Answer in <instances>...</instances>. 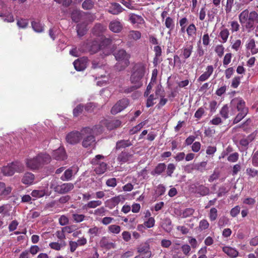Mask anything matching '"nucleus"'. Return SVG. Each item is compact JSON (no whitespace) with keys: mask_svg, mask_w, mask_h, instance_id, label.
<instances>
[{"mask_svg":"<svg viewBox=\"0 0 258 258\" xmlns=\"http://www.w3.org/2000/svg\"><path fill=\"white\" fill-rule=\"evenodd\" d=\"M81 15L80 11L74 10L71 14L72 20L75 22H78L81 19Z\"/></svg>","mask_w":258,"mask_h":258,"instance_id":"nucleus-51","label":"nucleus"},{"mask_svg":"<svg viewBox=\"0 0 258 258\" xmlns=\"http://www.w3.org/2000/svg\"><path fill=\"white\" fill-rule=\"evenodd\" d=\"M107 210L104 207H100L94 210L92 213L96 216L102 217L106 214Z\"/></svg>","mask_w":258,"mask_h":258,"instance_id":"nucleus-45","label":"nucleus"},{"mask_svg":"<svg viewBox=\"0 0 258 258\" xmlns=\"http://www.w3.org/2000/svg\"><path fill=\"white\" fill-rule=\"evenodd\" d=\"M128 20L132 24L137 25L138 26L145 23L144 19L141 16L136 15L134 13L130 14Z\"/></svg>","mask_w":258,"mask_h":258,"instance_id":"nucleus-15","label":"nucleus"},{"mask_svg":"<svg viewBox=\"0 0 258 258\" xmlns=\"http://www.w3.org/2000/svg\"><path fill=\"white\" fill-rule=\"evenodd\" d=\"M146 124V121H142L139 123L138 125L134 126L133 128L130 130V135H134L140 131L142 128Z\"/></svg>","mask_w":258,"mask_h":258,"instance_id":"nucleus-42","label":"nucleus"},{"mask_svg":"<svg viewBox=\"0 0 258 258\" xmlns=\"http://www.w3.org/2000/svg\"><path fill=\"white\" fill-rule=\"evenodd\" d=\"M231 104L235 106L239 112H242L245 109L246 112H248V108L245 107V102L241 98H235L231 101Z\"/></svg>","mask_w":258,"mask_h":258,"instance_id":"nucleus-10","label":"nucleus"},{"mask_svg":"<svg viewBox=\"0 0 258 258\" xmlns=\"http://www.w3.org/2000/svg\"><path fill=\"white\" fill-rule=\"evenodd\" d=\"M207 164V162L203 161L194 165L192 169L203 172L206 169Z\"/></svg>","mask_w":258,"mask_h":258,"instance_id":"nucleus-40","label":"nucleus"},{"mask_svg":"<svg viewBox=\"0 0 258 258\" xmlns=\"http://www.w3.org/2000/svg\"><path fill=\"white\" fill-rule=\"evenodd\" d=\"M239 158V154L237 152H235L232 153L229 155V156L227 158V160L229 162H236Z\"/></svg>","mask_w":258,"mask_h":258,"instance_id":"nucleus-62","label":"nucleus"},{"mask_svg":"<svg viewBox=\"0 0 258 258\" xmlns=\"http://www.w3.org/2000/svg\"><path fill=\"white\" fill-rule=\"evenodd\" d=\"M214 71L213 67L211 65L207 66L206 71L201 75L198 79V82H204L207 80L213 74Z\"/></svg>","mask_w":258,"mask_h":258,"instance_id":"nucleus-20","label":"nucleus"},{"mask_svg":"<svg viewBox=\"0 0 258 258\" xmlns=\"http://www.w3.org/2000/svg\"><path fill=\"white\" fill-rule=\"evenodd\" d=\"M120 201V198L119 196L114 197L106 201L108 204H110L111 206L115 207L116 205L118 204Z\"/></svg>","mask_w":258,"mask_h":258,"instance_id":"nucleus-57","label":"nucleus"},{"mask_svg":"<svg viewBox=\"0 0 258 258\" xmlns=\"http://www.w3.org/2000/svg\"><path fill=\"white\" fill-rule=\"evenodd\" d=\"M186 31L188 37H192L196 34L197 28L194 24H190L187 27Z\"/></svg>","mask_w":258,"mask_h":258,"instance_id":"nucleus-41","label":"nucleus"},{"mask_svg":"<svg viewBox=\"0 0 258 258\" xmlns=\"http://www.w3.org/2000/svg\"><path fill=\"white\" fill-rule=\"evenodd\" d=\"M12 164L13 165V167L14 170V173L15 172H22L24 170V166L22 163L16 161L14 162H12Z\"/></svg>","mask_w":258,"mask_h":258,"instance_id":"nucleus-39","label":"nucleus"},{"mask_svg":"<svg viewBox=\"0 0 258 258\" xmlns=\"http://www.w3.org/2000/svg\"><path fill=\"white\" fill-rule=\"evenodd\" d=\"M223 251L228 256L232 258L236 257L238 255V251L231 247L225 246L223 247Z\"/></svg>","mask_w":258,"mask_h":258,"instance_id":"nucleus-23","label":"nucleus"},{"mask_svg":"<svg viewBox=\"0 0 258 258\" xmlns=\"http://www.w3.org/2000/svg\"><path fill=\"white\" fill-rule=\"evenodd\" d=\"M107 164L105 162H101L98 166H96L94 168L95 172L97 174H101L104 173L107 169Z\"/></svg>","mask_w":258,"mask_h":258,"instance_id":"nucleus-33","label":"nucleus"},{"mask_svg":"<svg viewBox=\"0 0 258 258\" xmlns=\"http://www.w3.org/2000/svg\"><path fill=\"white\" fill-rule=\"evenodd\" d=\"M104 157L101 155H96L93 159H92L91 163L94 166H98L102 162L101 160L104 159Z\"/></svg>","mask_w":258,"mask_h":258,"instance_id":"nucleus-48","label":"nucleus"},{"mask_svg":"<svg viewBox=\"0 0 258 258\" xmlns=\"http://www.w3.org/2000/svg\"><path fill=\"white\" fill-rule=\"evenodd\" d=\"M83 45H85V48L81 47L80 50L82 52L88 51L91 53L97 52L100 48L99 42L98 40H94L92 41H88L84 43Z\"/></svg>","mask_w":258,"mask_h":258,"instance_id":"nucleus-7","label":"nucleus"},{"mask_svg":"<svg viewBox=\"0 0 258 258\" xmlns=\"http://www.w3.org/2000/svg\"><path fill=\"white\" fill-rule=\"evenodd\" d=\"M146 73V64L142 62L136 63L133 68L130 80L132 84H139L143 86L142 79Z\"/></svg>","mask_w":258,"mask_h":258,"instance_id":"nucleus-3","label":"nucleus"},{"mask_svg":"<svg viewBox=\"0 0 258 258\" xmlns=\"http://www.w3.org/2000/svg\"><path fill=\"white\" fill-rule=\"evenodd\" d=\"M209 223L206 219H203L199 222V229L203 231L208 229L209 227Z\"/></svg>","mask_w":258,"mask_h":258,"instance_id":"nucleus-54","label":"nucleus"},{"mask_svg":"<svg viewBox=\"0 0 258 258\" xmlns=\"http://www.w3.org/2000/svg\"><path fill=\"white\" fill-rule=\"evenodd\" d=\"M103 131V127L100 124L95 125L92 128L86 127L82 129V146L84 148L94 147L96 144L95 136L101 134Z\"/></svg>","mask_w":258,"mask_h":258,"instance_id":"nucleus-1","label":"nucleus"},{"mask_svg":"<svg viewBox=\"0 0 258 258\" xmlns=\"http://www.w3.org/2000/svg\"><path fill=\"white\" fill-rule=\"evenodd\" d=\"M165 25L170 31H172L175 27L174 19L170 17H167L165 19Z\"/></svg>","mask_w":258,"mask_h":258,"instance_id":"nucleus-35","label":"nucleus"},{"mask_svg":"<svg viewBox=\"0 0 258 258\" xmlns=\"http://www.w3.org/2000/svg\"><path fill=\"white\" fill-rule=\"evenodd\" d=\"M229 108L227 104L224 105L221 108L220 114L221 116L224 119H226L229 117Z\"/></svg>","mask_w":258,"mask_h":258,"instance_id":"nucleus-47","label":"nucleus"},{"mask_svg":"<svg viewBox=\"0 0 258 258\" xmlns=\"http://www.w3.org/2000/svg\"><path fill=\"white\" fill-rule=\"evenodd\" d=\"M247 113L248 112H246L245 109L242 112H239L234 118L233 120V123L236 124L239 122L247 115Z\"/></svg>","mask_w":258,"mask_h":258,"instance_id":"nucleus-44","label":"nucleus"},{"mask_svg":"<svg viewBox=\"0 0 258 258\" xmlns=\"http://www.w3.org/2000/svg\"><path fill=\"white\" fill-rule=\"evenodd\" d=\"M133 145L132 142L130 140H121L116 143L115 149L119 150L122 148H125L131 146Z\"/></svg>","mask_w":258,"mask_h":258,"instance_id":"nucleus-22","label":"nucleus"},{"mask_svg":"<svg viewBox=\"0 0 258 258\" xmlns=\"http://www.w3.org/2000/svg\"><path fill=\"white\" fill-rule=\"evenodd\" d=\"M77 30L78 35L81 37L83 36L87 31V26L84 24H78L77 26Z\"/></svg>","mask_w":258,"mask_h":258,"instance_id":"nucleus-37","label":"nucleus"},{"mask_svg":"<svg viewBox=\"0 0 258 258\" xmlns=\"http://www.w3.org/2000/svg\"><path fill=\"white\" fill-rule=\"evenodd\" d=\"M252 164L254 167H258V150L253 151L251 155Z\"/></svg>","mask_w":258,"mask_h":258,"instance_id":"nucleus-60","label":"nucleus"},{"mask_svg":"<svg viewBox=\"0 0 258 258\" xmlns=\"http://www.w3.org/2000/svg\"><path fill=\"white\" fill-rule=\"evenodd\" d=\"M2 172L6 176L13 175L14 174V170L12 163L7 166H4L2 169Z\"/></svg>","mask_w":258,"mask_h":258,"instance_id":"nucleus-27","label":"nucleus"},{"mask_svg":"<svg viewBox=\"0 0 258 258\" xmlns=\"http://www.w3.org/2000/svg\"><path fill=\"white\" fill-rule=\"evenodd\" d=\"M99 244L101 247L107 249L115 248L116 247L115 243L110 242L108 239V238L105 236L101 238L99 242Z\"/></svg>","mask_w":258,"mask_h":258,"instance_id":"nucleus-18","label":"nucleus"},{"mask_svg":"<svg viewBox=\"0 0 258 258\" xmlns=\"http://www.w3.org/2000/svg\"><path fill=\"white\" fill-rule=\"evenodd\" d=\"M73 171L72 168L67 169L63 174L60 177V179L62 181H69L72 179L73 176Z\"/></svg>","mask_w":258,"mask_h":258,"instance_id":"nucleus-29","label":"nucleus"},{"mask_svg":"<svg viewBox=\"0 0 258 258\" xmlns=\"http://www.w3.org/2000/svg\"><path fill=\"white\" fill-rule=\"evenodd\" d=\"M255 23H258V14L255 11H252L249 13L248 22L245 27L246 28H252Z\"/></svg>","mask_w":258,"mask_h":258,"instance_id":"nucleus-14","label":"nucleus"},{"mask_svg":"<svg viewBox=\"0 0 258 258\" xmlns=\"http://www.w3.org/2000/svg\"><path fill=\"white\" fill-rule=\"evenodd\" d=\"M194 46L191 44L187 43L181 49V55L185 59L190 57L193 51Z\"/></svg>","mask_w":258,"mask_h":258,"instance_id":"nucleus-19","label":"nucleus"},{"mask_svg":"<svg viewBox=\"0 0 258 258\" xmlns=\"http://www.w3.org/2000/svg\"><path fill=\"white\" fill-rule=\"evenodd\" d=\"M121 124V122L120 120L118 119H113L109 121L107 123V127L109 130H112L119 127Z\"/></svg>","mask_w":258,"mask_h":258,"instance_id":"nucleus-31","label":"nucleus"},{"mask_svg":"<svg viewBox=\"0 0 258 258\" xmlns=\"http://www.w3.org/2000/svg\"><path fill=\"white\" fill-rule=\"evenodd\" d=\"M196 192L201 196H205L209 194V188L203 185H200L196 187Z\"/></svg>","mask_w":258,"mask_h":258,"instance_id":"nucleus-28","label":"nucleus"},{"mask_svg":"<svg viewBox=\"0 0 258 258\" xmlns=\"http://www.w3.org/2000/svg\"><path fill=\"white\" fill-rule=\"evenodd\" d=\"M94 5V2L92 0H85L82 4V8L84 10H91Z\"/></svg>","mask_w":258,"mask_h":258,"instance_id":"nucleus-50","label":"nucleus"},{"mask_svg":"<svg viewBox=\"0 0 258 258\" xmlns=\"http://www.w3.org/2000/svg\"><path fill=\"white\" fill-rule=\"evenodd\" d=\"M124 9L121 6L117 3H112L107 9V11L111 14L117 15L122 12Z\"/></svg>","mask_w":258,"mask_h":258,"instance_id":"nucleus-12","label":"nucleus"},{"mask_svg":"<svg viewBox=\"0 0 258 258\" xmlns=\"http://www.w3.org/2000/svg\"><path fill=\"white\" fill-rule=\"evenodd\" d=\"M82 136L81 131L80 132H72L68 134L66 137V140L70 144H76L82 139Z\"/></svg>","mask_w":258,"mask_h":258,"instance_id":"nucleus-9","label":"nucleus"},{"mask_svg":"<svg viewBox=\"0 0 258 258\" xmlns=\"http://www.w3.org/2000/svg\"><path fill=\"white\" fill-rule=\"evenodd\" d=\"M246 173L250 177H254L258 174V171L252 168H247L246 169Z\"/></svg>","mask_w":258,"mask_h":258,"instance_id":"nucleus-61","label":"nucleus"},{"mask_svg":"<svg viewBox=\"0 0 258 258\" xmlns=\"http://www.w3.org/2000/svg\"><path fill=\"white\" fill-rule=\"evenodd\" d=\"M137 249L140 254L135 258H150L151 257V252L150 250V245L148 242L141 243Z\"/></svg>","mask_w":258,"mask_h":258,"instance_id":"nucleus-6","label":"nucleus"},{"mask_svg":"<svg viewBox=\"0 0 258 258\" xmlns=\"http://www.w3.org/2000/svg\"><path fill=\"white\" fill-rule=\"evenodd\" d=\"M87 59L81 58L74 61L73 64L75 69L78 71L84 70L87 67Z\"/></svg>","mask_w":258,"mask_h":258,"instance_id":"nucleus-16","label":"nucleus"},{"mask_svg":"<svg viewBox=\"0 0 258 258\" xmlns=\"http://www.w3.org/2000/svg\"><path fill=\"white\" fill-rule=\"evenodd\" d=\"M246 48L248 49H250L252 54H255L258 52V48H255V41L253 39L249 40L246 45Z\"/></svg>","mask_w":258,"mask_h":258,"instance_id":"nucleus-36","label":"nucleus"},{"mask_svg":"<svg viewBox=\"0 0 258 258\" xmlns=\"http://www.w3.org/2000/svg\"><path fill=\"white\" fill-rule=\"evenodd\" d=\"M73 220L76 223H80L85 220L86 216L83 214H73L72 215Z\"/></svg>","mask_w":258,"mask_h":258,"instance_id":"nucleus-59","label":"nucleus"},{"mask_svg":"<svg viewBox=\"0 0 258 258\" xmlns=\"http://www.w3.org/2000/svg\"><path fill=\"white\" fill-rule=\"evenodd\" d=\"M176 169V166L173 163H169L167 166L166 174L167 175L171 177L172 174Z\"/></svg>","mask_w":258,"mask_h":258,"instance_id":"nucleus-56","label":"nucleus"},{"mask_svg":"<svg viewBox=\"0 0 258 258\" xmlns=\"http://www.w3.org/2000/svg\"><path fill=\"white\" fill-rule=\"evenodd\" d=\"M3 18V21L8 23L13 22L15 20L14 16L12 13H9L7 15L4 14Z\"/></svg>","mask_w":258,"mask_h":258,"instance_id":"nucleus-63","label":"nucleus"},{"mask_svg":"<svg viewBox=\"0 0 258 258\" xmlns=\"http://www.w3.org/2000/svg\"><path fill=\"white\" fill-rule=\"evenodd\" d=\"M129 103V100L127 98H122L119 100L112 107L111 113L114 115L116 114L126 108Z\"/></svg>","mask_w":258,"mask_h":258,"instance_id":"nucleus-8","label":"nucleus"},{"mask_svg":"<svg viewBox=\"0 0 258 258\" xmlns=\"http://www.w3.org/2000/svg\"><path fill=\"white\" fill-rule=\"evenodd\" d=\"M109 232L113 234H118L121 230V228L119 226L116 225H111L108 227Z\"/></svg>","mask_w":258,"mask_h":258,"instance_id":"nucleus-53","label":"nucleus"},{"mask_svg":"<svg viewBox=\"0 0 258 258\" xmlns=\"http://www.w3.org/2000/svg\"><path fill=\"white\" fill-rule=\"evenodd\" d=\"M46 194L44 190H33L31 192V196L36 198L44 197Z\"/></svg>","mask_w":258,"mask_h":258,"instance_id":"nucleus-52","label":"nucleus"},{"mask_svg":"<svg viewBox=\"0 0 258 258\" xmlns=\"http://www.w3.org/2000/svg\"><path fill=\"white\" fill-rule=\"evenodd\" d=\"M49 155L44 153L38 154L35 157L28 158L25 160V163L28 168L32 170L38 169L44 164H47L51 161Z\"/></svg>","mask_w":258,"mask_h":258,"instance_id":"nucleus-2","label":"nucleus"},{"mask_svg":"<svg viewBox=\"0 0 258 258\" xmlns=\"http://www.w3.org/2000/svg\"><path fill=\"white\" fill-rule=\"evenodd\" d=\"M148 98L147 100L146 106L147 107H150L152 106L155 104L154 101L157 99L158 98V97L156 96L154 94H151L148 96Z\"/></svg>","mask_w":258,"mask_h":258,"instance_id":"nucleus-55","label":"nucleus"},{"mask_svg":"<svg viewBox=\"0 0 258 258\" xmlns=\"http://www.w3.org/2000/svg\"><path fill=\"white\" fill-rule=\"evenodd\" d=\"M229 35V32L227 29H224L221 30L219 34V37L222 40V42L225 43L227 40Z\"/></svg>","mask_w":258,"mask_h":258,"instance_id":"nucleus-46","label":"nucleus"},{"mask_svg":"<svg viewBox=\"0 0 258 258\" xmlns=\"http://www.w3.org/2000/svg\"><path fill=\"white\" fill-rule=\"evenodd\" d=\"M195 213V209L191 208H188L184 209L182 214H181V217L185 218L188 217L194 214Z\"/></svg>","mask_w":258,"mask_h":258,"instance_id":"nucleus-49","label":"nucleus"},{"mask_svg":"<svg viewBox=\"0 0 258 258\" xmlns=\"http://www.w3.org/2000/svg\"><path fill=\"white\" fill-rule=\"evenodd\" d=\"M218 217V211L215 208H212L209 213V218L211 221L216 220Z\"/></svg>","mask_w":258,"mask_h":258,"instance_id":"nucleus-43","label":"nucleus"},{"mask_svg":"<svg viewBox=\"0 0 258 258\" xmlns=\"http://www.w3.org/2000/svg\"><path fill=\"white\" fill-rule=\"evenodd\" d=\"M123 25L118 20L111 21L109 25L110 30L114 33H119L122 29Z\"/></svg>","mask_w":258,"mask_h":258,"instance_id":"nucleus-17","label":"nucleus"},{"mask_svg":"<svg viewBox=\"0 0 258 258\" xmlns=\"http://www.w3.org/2000/svg\"><path fill=\"white\" fill-rule=\"evenodd\" d=\"M249 11L247 9L244 10L239 15V20L241 24H246L249 17Z\"/></svg>","mask_w":258,"mask_h":258,"instance_id":"nucleus-25","label":"nucleus"},{"mask_svg":"<svg viewBox=\"0 0 258 258\" xmlns=\"http://www.w3.org/2000/svg\"><path fill=\"white\" fill-rule=\"evenodd\" d=\"M166 168V165L164 163H159L152 171L151 174L152 175H159L164 172Z\"/></svg>","mask_w":258,"mask_h":258,"instance_id":"nucleus-24","label":"nucleus"},{"mask_svg":"<svg viewBox=\"0 0 258 258\" xmlns=\"http://www.w3.org/2000/svg\"><path fill=\"white\" fill-rule=\"evenodd\" d=\"M133 157V154L124 150L118 154L117 160L120 163L122 164L131 161L132 160Z\"/></svg>","mask_w":258,"mask_h":258,"instance_id":"nucleus-13","label":"nucleus"},{"mask_svg":"<svg viewBox=\"0 0 258 258\" xmlns=\"http://www.w3.org/2000/svg\"><path fill=\"white\" fill-rule=\"evenodd\" d=\"M102 202L100 200H93L89 202L84 206V208L95 209L97 207L100 206Z\"/></svg>","mask_w":258,"mask_h":258,"instance_id":"nucleus-30","label":"nucleus"},{"mask_svg":"<svg viewBox=\"0 0 258 258\" xmlns=\"http://www.w3.org/2000/svg\"><path fill=\"white\" fill-rule=\"evenodd\" d=\"M181 250L184 254H185V255H187V256L190 255L191 247L189 245H188L187 244H183L181 246Z\"/></svg>","mask_w":258,"mask_h":258,"instance_id":"nucleus-64","label":"nucleus"},{"mask_svg":"<svg viewBox=\"0 0 258 258\" xmlns=\"http://www.w3.org/2000/svg\"><path fill=\"white\" fill-rule=\"evenodd\" d=\"M162 227L165 231L170 232L172 229L171 220L168 218L164 219L162 224Z\"/></svg>","mask_w":258,"mask_h":258,"instance_id":"nucleus-34","label":"nucleus"},{"mask_svg":"<svg viewBox=\"0 0 258 258\" xmlns=\"http://www.w3.org/2000/svg\"><path fill=\"white\" fill-rule=\"evenodd\" d=\"M114 55L116 60L122 63L120 70L124 69L130 64V55L125 50L123 49H119L114 52Z\"/></svg>","mask_w":258,"mask_h":258,"instance_id":"nucleus-4","label":"nucleus"},{"mask_svg":"<svg viewBox=\"0 0 258 258\" xmlns=\"http://www.w3.org/2000/svg\"><path fill=\"white\" fill-rule=\"evenodd\" d=\"M50 188L59 194H65L69 192L74 188V185L71 182L63 183L60 184L54 185L53 184L50 185Z\"/></svg>","mask_w":258,"mask_h":258,"instance_id":"nucleus-5","label":"nucleus"},{"mask_svg":"<svg viewBox=\"0 0 258 258\" xmlns=\"http://www.w3.org/2000/svg\"><path fill=\"white\" fill-rule=\"evenodd\" d=\"M128 37L130 39L137 40L141 38V33L138 31L132 30L129 32Z\"/></svg>","mask_w":258,"mask_h":258,"instance_id":"nucleus-38","label":"nucleus"},{"mask_svg":"<svg viewBox=\"0 0 258 258\" xmlns=\"http://www.w3.org/2000/svg\"><path fill=\"white\" fill-rule=\"evenodd\" d=\"M52 156L54 159L59 161L64 160L67 157L66 151L63 147H59L54 150Z\"/></svg>","mask_w":258,"mask_h":258,"instance_id":"nucleus-11","label":"nucleus"},{"mask_svg":"<svg viewBox=\"0 0 258 258\" xmlns=\"http://www.w3.org/2000/svg\"><path fill=\"white\" fill-rule=\"evenodd\" d=\"M134 85L127 87L124 89V92L126 93H131L140 88H141L142 86L139 85V84H133Z\"/></svg>","mask_w":258,"mask_h":258,"instance_id":"nucleus-58","label":"nucleus"},{"mask_svg":"<svg viewBox=\"0 0 258 258\" xmlns=\"http://www.w3.org/2000/svg\"><path fill=\"white\" fill-rule=\"evenodd\" d=\"M34 178L35 176L33 173L26 172L22 179V182L25 184L30 185L33 183Z\"/></svg>","mask_w":258,"mask_h":258,"instance_id":"nucleus-21","label":"nucleus"},{"mask_svg":"<svg viewBox=\"0 0 258 258\" xmlns=\"http://www.w3.org/2000/svg\"><path fill=\"white\" fill-rule=\"evenodd\" d=\"M31 26L36 32L41 33L44 30L43 25L39 21H33L31 22Z\"/></svg>","mask_w":258,"mask_h":258,"instance_id":"nucleus-26","label":"nucleus"},{"mask_svg":"<svg viewBox=\"0 0 258 258\" xmlns=\"http://www.w3.org/2000/svg\"><path fill=\"white\" fill-rule=\"evenodd\" d=\"M11 191L12 188L10 186H6L4 182H0V195H8Z\"/></svg>","mask_w":258,"mask_h":258,"instance_id":"nucleus-32","label":"nucleus"}]
</instances>
